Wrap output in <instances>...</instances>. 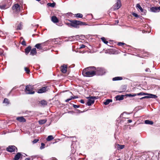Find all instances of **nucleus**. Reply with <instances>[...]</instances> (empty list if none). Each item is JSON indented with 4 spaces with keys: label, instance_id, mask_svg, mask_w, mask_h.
Wrapping results in <instances>:
<instances>
[{
    "label": "nucleus",
    "instance_id": "nucleus-18",
    "mask_svg": "<svg viewBox=\"0 0 160 160\" xmlns=\"http://www.w3.org/2000/svg\"><path fill=\"white\" fill-rule=\"evenodd\" d=\"M31 49V47L29 46L27 47L25 49V52L26 55H28L30 52Z\"/></svg>",
    "mask_w": 160,
    "mask_h": 160
},
{
    "label": "nucleus",
    "instance_id": "nucleus-55",
    "mask_svg": "<svg viewBox=\"0 0 160 160\" xmlns=\"http://www.w3.org/2000/svg\"><path fill=\"white\" fill-rule=\"evenodd\" d=\"M128 121L129 123H131L132 122V120H129Z\"/></svg>",
    "mask_w": 160,
    "mask_h": 160
},
{
    "label": "nucleus",
    "instance_id": "nucleus-43",
    "mask_svg": "<svg viewBox=\"0 0 160 160\" xmlns=\"http://www.w3.org/2000/svg\"><path fill=\"white\" fill-rule=\"evenodd\" d=\"M149 98V96H146L144 97H143L142 98H140L141 100L142 99H143L145 98Z\"/></svg>",
    "mask_w": 160,
    "mask_h": 160
},
{
    "label": "nucleus",
    "instance_id": "nucleus-57",
    "mask_svg": "<svg viewBox=\"0 0 160 160\" xmlns=\"http://www.w3.org/2000/svg\"><path fill=\"white\" fill-rule=\"evenodd\" d=\"M48 42V41H47V42H46L44 43H44V46L45 45V44H46L47 43V42Z\"/></svg>",
    "mask_w": 160,
    "mask_h": 160
},
{
    "label": "nucleus",
    "instance_id": "nucleus-36",
    "mask_svg": "<svg viewBox=\"0 0 160 160\" xmlns=\"http://www.w3.org/2000/svg\"><path fill=\"white\" fill-rule=\"evenodd\" d=\"M3 103L8 104L9 103V102L8 99L7 98H5L3 101Z\"/></svg>",
    "mask_w": 160,
    "mask_h": 160
},
{
    "label": "nucleus",
    "instance_id": "nucleus-29",
    "mask_svg": "<svg viewBox=\"0 0 160 160\" xmlns=\"http://www.w3.org/2000/svg\"><path fill=\"white\" fill-rule=\"evenodd\" d=\"M101 39L102 40V41L104 42V43L106 44H107L108 43V41H106V39L104 37H103L101 38Z\"/></svg>",
    "mask_w": 160,
    "mask_h": 160
},
{
    "label": "nucleus",
    "instance_id": "nucleus-24",
    "mask_svg": "<svg viewBox=\"0 0 160 160\" xmlns=\"http://www.w3.org/2000/svg\"><path fill=\"white\" fill-rule=\"evenodd\" d=\"M112 100L110 99H107L105 102H104V104L105 105H108L109 103L110 102H112Z\"/></svg>",
    "mask_w": 160,
    "mask_h": 160
},
{
    "label": "nucleus",
    "instance_id": "nucleus-39",
    "mask_svg": "<svg viewBox=\"0 0 160 160\" xmlns=\"http://www.w3.org/2000/svg\"><path fill=\"white\" fill-rule=\"evenodd\" d=\"M66 24L67 25L68 27H72V22H70V23H66Z\"/></svg>",
    "mask_w": 160,
    "mask_h": 160
},
{
    "label": "nucleus",
    "instance_id": "nucleus-14",
    "mask_svg": "<svg viewBox=\"0 0 160 160\" xmlns=\"http://www.w3.org/2000/svg\"><path fill=\"white\" fill-rule=\"evenodd\" d=\"M44 46V43H43L37 44L35 47L39 49H42L43 47Z\"/></svg>",
    "mask_w": 160,
    "mask_h": 160
},
{
    "label": "nucleus",
    "instance_id": "nucleus-46",
    "mask_svg": "<svg viewBox=\"0 0 160 160\" xmlns=\"http://www.w3.org/2000/svg\"><path fill=\"white\" fill-rule=\"evenodd\" d=\"M132 15L136 17H138V15L136 13H134L132 14Z\"/></svg>",
    "mask_w": 160,
    "mask_h": 160
},
{
    "label": "nucleus",
    "instance_id": "nucleus-31",
    "mask_svg": "<svg viewBox=\"0 0 160 160\" xmlns=\"http://www.w3.org/2000/svg\"><path fill=\"white\" fill-rule=\"evenodd\" d=\"M76 17L77 18H82V17L83 15L81 13H77L75 15Z\"/></svg>",
    "mask_w": 160,
    "mask_h": 160
},
{
    "label": "nucleus",
    "instance_id": "nucleus-3",
    "mask_svg": "<svg viewBox=\"0 0 160 160\" xmlns=\"http://www.w3.org/2000/svg\"><path fill=\"white\" fill-rule=\"evenodd\" d=\"M33 86L32 85H28L26 86L25 89V92L26 94H32L35 93L33 91Z\"/></svg>",
    "mask_w": 160,
    "mask_h": 160
},
{
    "label": "nucleus",
    "instance_id": "nucleus-54",
    "mask_svg": "<svg viewBox=\"0 0 160 160\" xmlns=\"http://www.w3.org/2000/svg\"><path fill=\"white\" fill-rule=\"evenodd\" d=\"M16 88L15 87H14L13 88H12V89L11 90V91H10V92H12V91L13 90H14V89H16Z\"/></svg>",
    "mask_w": 160,
    "mask_h": 160
},
{
    "label": "nucleus",
    "instance_id": "nucleus-58",
    "mask_svg": "<svg viewBox=\"0 0 160 160\" xmlns=\"http://www.w3.org/2000/svg\"><path fill=\"white\" fill-rule=\"evenodd\" d=\"M48 42V41H47V42H46L44 43H44V46L45 45V44H46L47 43V42Z\"/></svg>",
    "mask_w": 160,
    "mask_h": 160
},
{
    "label": "nucleus",
    "instance_id": "nucleus-16",
    "mask_svg": "<svg viewBox=\"0 0 160 160\" xmlns=\"http://www.w3.org/2000/svg\"><path fill=\"white\" fill-rule=\"evenodd\" d=\"M17 120L21 122H26L25 119L23 117H18Z\"/></svg>",
    "mask_w": 160,
    "mask_h": 160
},
{
    "label": "nucleus",
    "instance_id": "nucleus-35",
    "mask_svg": "<svg viewBox=\"0 0 160 160\" xmlns=\"http://www.w3.org/2000/svg\"><path fill=\"white\" fill-rule=\"evenodd\" d=\"M127 96H128L129 97H133L135 96H137L136 94H128L127 95Z\"/></svg>",
    "mask_w": 160,
    "mask_h": 160
},
{
    "label": "nucleus",
    "instance_id": "nucleus-34",
    "mask_svg": "<svg viewBox=\"0 0 160 160\" xmlns=\"http://www.w3.org/2000/svg\"><path fill=\"white\" fill-rule=\"evenodd\" d=\"M45 145L44 143H42L41 144V146L40 147V149L41 150H42V149H44L45 148Z\"/></svg>",
    "mask_w": 160,
    "mask_h": 160
},
{
    "label": "nucleus",
    "instance_id": "nucleus-63",
    "mask_svg": "<svg viewBox=\"0 0 160 160\" xmlns=\"http://www.w3.org/2000/svg\"><path fill=\"white\" fill-rule=\"evenodd\" d=\"M119 160L118 159V160Z\"/></svg>",
    "mask_w": 160,
    "mask_h": 160
},
{
    "label": "nucleus",
    "instance_id": "nucleus-12",
    "mask_svg": "<svg viewBox=\"0 0 160 160\" xmlns=\"http://www.w3.org/2000/svg\"><path fill=\"white\" fill-rule=\"evenodd\" d=\"M151 11L156 12L160 11V7H152L150 8Z\"/></svg>",
    "mask_w": 160,
    "mask_h": 160
},
{
    "label": "nucleus",
    "instance_id": "nucleus-19",
    "mask_svg": "<svg viewBox=\"0 0 160 160\" xmlns=\"http://www.w3.org/2000/svg\"><path fill=\"white\" fill-rule=\"evenodd\" d=\"M123 95H118L115 97L116 100H121L123 99Z\"/></svg>",
    "mask_w": 160,
    "mask_h": 160
},
{
    "label": "nucleus",
    "instance_id": "nucleus-4",
    "mask_svg": "<svg viewBox=\"0 0 160 160\" xmlns=\"http://www.w3.org/2000/svg\"><path fill=\"white\" fill-rule=\"evenodd\" d=\"M10 2V0H5L0 3V8L1 9H5L8 8L10 4L9 3Z\"/></svg>",
    "mask_w": 160,
    "mask_h": 160
},
{
    "label": "nucleus",
    "instance_id": "nucleus-1",
    "mask_svg": "<svg viewBox=\"0 0 160 160\" xmlns=\"http://www.w3.org/2000/svg\"><path fill=\"white\" fill-rule=\"evenodd\" d=\"M96 68L94 67H90L84 69L82 72V74L85 77H91L95 75Z\"/></svg>",
    "mask_w": 160,
    "mask_h": 160
},
{
    "label": "nucleus",
    "instance_id": "nucleus-50",
    "mask_svg": "<svg viewBox=\"0 0 160 160\" xmlns=\"http://www.w3.org/2000/svg\"><path fill=\"white\" fill-rule=\"evenodd\" d=\"M80 102L82 103H84V100L82 99H81L80 100Z\"/></svg>",
    "mask_w": 160,
    "mask_h": 160
},
{
    "label": "nucleus",
    "instance_id": "nucleus-17",
    "mask_svg": "<svg viewBox=\"0 0 160 160\" xmlns=\"http://www.w3.org/2000/svg\"><path fill=\"white\" fill-rule=\"evenodd\" d=\"M51 20L54 23H57L59 21L58 19L56 16H52L51 18Z\"/></svg>",
    "mask_w": 160,
    "mask_h": 160
},
{
    "label": "nucleus",
    "instance_id": "nucleus-40",
    "mask_svg": "<svg viewBox=\"0 0 160 160\" xmlns=\"http://www.w3.org/2000/svg\"><path fill=\"white\" fill-rule=\"evenodd\" d=\"M39 141L38 139H35L33 141L32 143L33 144L36 143Z\"/></svg>",
    "mask_w": 160,
    "mask_h": 160
},
{
    "label": "nucleus",
    "instance_id": "nucleus-13",
    "mask_svg": "<svg viewBox=\"0 0 160 160\" xmlns=\"http://www.w3.org/2000/svg\"><path fill=\"white\" fill-rule=\"evenodd\" d=\"M23 155L20 152L18 153L15 155L13 160H18L20 158H22Z\"/></svg>",
    "mask_w": 160,
    "mask_h": 160
},
{
    "label": "nucleus",
    "instance_id": "nucleus-42",
    "mask_svg": "<svg viewBox=\"0 0 160 160\" xmlns=\"http://www.w3.org/2000/svg\"><path fill=\"white\" fill-rule=\"evenodd\" d=\"M118 44L119 46H122L123 45H124L125 43L121 42H119L118 43Z\"/></svg>",
    "mask_w": 160,
    "mask_h": 160
},
{
    "label": "nucleus",
    "instance_id": "nucleus-21",
    "mask_svg": "<svg viewBox=\"0 0 160 160\" xmlns=\"http://www.w3.org/2000/svg\"><path fill=\"white\" fill-rule=\"evenodd\" d=\"M145 123L147 124L152 125L153 122L149 120H146L144 121Z\"/></svg>",
    "mask_w": 160,
    "mask_h": 160
},
{
    "label": "nucleus",
    "instance_id": "nucleus-5",
    "mask_svg": "<svg viewBox=\"0 0 160 160\" xmlns=\"http://www.w3.org/2000/svg\"><path fill=\"white\" fill-rule=\"evenodd\" d=\"M86 98L88 99L86 104L89 106L93 104L94 102L95 99H97L96 97L95 96L89 97H87Z\"/></svg>",
    "mask_w": 160,
    "mask_h": 160
},
{
    "label": "nucleus",
    "instance_id": "nucleus-2",
    "mask_svg": "<svg viewBox=\"0 0 160 160\" xmlns=\"http://www.w3.org/2000/svg\"><path fill=\"white\" fill-rule=\"evenodd\" d=\"M70 21L72 22V27L76 28H79V26L87 25L85 22L80 21L71 20Z\"/></svg>",
    "mask_w": 160,
    "mask_h": 160
},
{
    "label": "nucleus",
    "instance_id": "nucleus-59",
    "mask_svg": "<svg viewBox=\"0 0 160 160\" xmlns=\"http://www.w3.org/2000/svg\"><path fill=\"white\" fill-rule=\"evenodd\" d=\"M36 0L37 1H40V0Z\"/></svg>",
    "mask_w": 160,
    "mask_h": 160
},
{
    "label": "nucleus",
    "instance_id": "nucleus-32",
    "mask_svg": "<svg viewBox=\"0 0 160 160\" xmlns=\"http://www.w3.org/2000/svg\"><path fill=\"white\" fill-rule=\"evenodd\" d=\"M118 149H122L123 148H124V145L118 144Z\"/></svg>",
    "mask_w": 160,
    "mask_h": 160
},
{
    "label": "nucleus",
    "instance_id": "nucleus-8",
    "mask_svg": "<svg viewBox=\"0 0 160 160\" xmlns=\"http://www.w3.org/2000/svg\"><path fill=\"white\" fill-rule=\"evenodd\" d=\"M12 9L17 12H19L20 10V6L18 4H16L12 7Z\"/></svg>",
    "mask_w": 160,
    "mask_h": 160
},
{
    "label": "nucleus",
    "instance_id": "nucleus-60",
    "mask_svg": "<svg viewBox=\"0 0 160 160\" xmlns=\"http://www.w3.org/2000/svg\"><path fill=\"white\" fill-rule=\"evenodd\" d=\"M35 26H38V25H35Z\"/></svg>",
    "mask_w": 160,
    "mask_h": 160
},
{
    "label": "nucleus",
    "instance_id": "nucleus-47",
    "mask_svg": "<svg viewBox=\"0 0 160 160\" xmlns=\"http://www.w3.org/2000/svg\"><path fill=\"white\" fill-rule=\"evenodd\" d=\"M47 141H50V135L48 136L47 138Z\"/></svg>",
    "mask_w": 160,
    "mask_h": 160
},
{
    "label": "nucleus",
    "instance_id": "nucleus-33",
    "mask_svg": "<svg viewBox=\"0 0 160 160\" xmlns=\"http://www.w3.org/2000/svg\"><path fill=\"white\" fill-rule=\"evenodd\" d=\"M24 70L27 74H29L30 72V70L27 67H25L24 68Z\"/></svg>",
    "mask_w": 160,
    "mask_h": 160
},
{
    "label": "nucleus",
    "instance_id": "nucleus-49",
    "mask_svg": "<svg viewBox=\"0 0 160 160\" xmlns=\"http://www.w3.org/2000/svg\"><path fill=\"white\" fill-rule=\"evenodd\" d=\"M137 95H142V92H140V93L136 94Z\"/></svg>",
    "mask_w": 160,
    "mask_h": 160
},
{
    "label": "nucleus",
    "instance_id": "nucleus-62",
    "mask_svg": "<svg viewBox=\"0 0 160 160\" xmlns=\"http://www.w3.org/2000/svg\"><path fill=\"white\" fill-rule=\"evenodd\" d=\"M159 4H160V1L159 2Z\"/></svg>",
    "mask_w": 160,
    "mask_h": 160
},
{
    "label": "nucleus",
    "instance_id": "nucleus-48",
    "mask_svg": "<svg viewBox=\"0 0 160 160\" xmlns=\"http://www.w3.org/2000/svg\"><path fill=\"white\" fill-rule=\"evenodd\" d=\"M142 95H148V93H145L144 92H142Z\"/></svg>",
    "mask_w": 160,
    "mask_h": 160
},
{
    "label": "nucleus",
    "instance_id": "nucleus-15",
    "mask_svg": "<svg viewBox=\"0 0 160 160\" xmlns=\"http://www.w3.org/2000/svg\"><path fill=\"white\" fill-rule=\"evenodd\" d=\"M37 53L36 49L35 48H32V49H31L30 54L32 56H34L36 55Z\"/></svg>",
    "mask_w": 160,
    "mask_h": 160
},
{
    "label": "nucleus",
    "instance_id": "nucleus-20",
    "mask_svg": "<svg viewBox=\"0 0 160 160\" xmlns=\"http://www.w3.org/2000/svg\"><path fill=\"white\" fill-rule=\"evenodd\" d=\"M40 103L42 106H44L47 105V102L44 100H42L40 102Z\"/></svg>",
    "mask_w": 160,
    "mask_h": 160
},
{
    "label": "nucleus",
    "instance_id": "nucleus-56",
    "mask_svg": "<svg viewBox=\"0 0 160 160\" xmlns=\"http://www.w3.org/2000/svg\"><path fill=\"white\" fill-rule=\"evenodd\" d=\"M47 5H48V7H50V3H48L47 4Z\"/></svg>",
    "mask_w": 160,
    "mask_h": 160
},
{
    "label": "nucleus",
    "instance_id": "nucleus-10",
    "mask_svg": "<svg viewBox=\"0 0 160 160\" xmlns=\"http://www.w3.org/2000/svg\"><path fill=\"white\" fill-rule=\"evenodd\" d=\"M67 65L65 64H63L61 67L60 69L61 71L62 72L65 73L67 71Z\"/></svg>",
    "mask_w": 160,
    "mask_h": 160
},
{
    "label": "nucleus",
    "instance_id": "nucleus-9",
    "mask_svg": "<svg viewBox=\"0 0 160 160\" xmlns=\"http://www.w3.org/2000/svg\"><path fill=\"white\" fill-rule=\"evenodd\" d=\"M16 148L14 146H10L7 148V150L9 152H12L15 151Z\"/></svg>",
    "mask_w": 160,
    "mask_h": 160
},
{
    "label": "nucleus",
    "instance_id": "nucleus-38",
    "mask_svg": "<svg viewBox=\"0 0 160 160\" xmlns=\"http://www.w3.org/2000/svg\"><path fill=\"white\" fill-rule=\"evenodd\" d=\"M56 5V3L54 2H53L52 3H51V7L54 8L55 7Z\"/></svg>",
    "mask_w": 160,
    "mask_h": 160
},
{
    "label": "nucleus",
    "instance_id": "nucleus-61",
    "mask_svg": "<svg viewBox=\"0 0 160 160\" xmlns=\"http://www.w3.org/2000/svg\"><path fill=\"white\" fill-rule=\"evenodd\" d=\"M21 38V39H23V38H22H22Z\"/></svg>",
    "mask_w": 160,
    "mask_h": 160
},
{
    "label": "nucleus",
    "instance_id": "nucleus-30",
    "mask_svg": "<svg viewBox=\"0 0 160 160\" xmlns=\"http://www.w3.org/2000/svg\"><path fill=\"white\" fill-rule=\"evenodd\" d=\"M53 138H54L53 136L51 135V141L52 140ZM54 141H55V142H54L53 141H51V144H54L55 143H56L57 142L56 140H54Z\"/></svg>",
    "mask_w": 160,
    "mask_h": 160
},
{
    "label": "nucleus",
    "instance_id": "nucleus-7",
    "mask_svg": "<svg viewBox=\"0 0 160 160\" xmlns=\"http://www.w3.org/2000/svg\"><path fill=\"white\" fill-rule=\"evenodd\" d=\"M121 6L120 0H117V2L113 6V8L115 10H117Z\"/></svg>",
    "mask_w": 160,
    "mask_h": 160
},
{
    "label": "nucleus",
    "instance_id": "nucleus-6",
    "mask_svg": "<svg viewBox=\"0 0 160 160\" xmlns=\"http://www.w3.org/2000/svg\"><path fill=\"white\" fill-rule=\"evenodd\" d=\"M95 75L97 74L98 75H102L104 74L105 72V70L102 68H96Z\"/></svg>",
    "mask_w": 160,
    "mask_h": 160
},
{
    "label": "nucleus",
    "instance_id": "nucleus-26",
    "mask_svg": "<svg viewBox=\"0 0 160 160\" xmlns=\"http://www.w3.org/2000/svg\"><path fill=\"white\" fill-rule=\"evenodd\" d=\"M122 79V78L120 77H117L114 78H112L113 81H117L119 80H121Z\"/></svg>",
    "mask_w": 160,
    "mask_h": 160
},
{
    "label": "nucleus",
    "instance_id": "nucleus-44",
    "mask_svg": "<svg viewBox=\"0 0 160 160\" xmlns=\"http://www.w3.org/2000/svg\"><path fill=\"white\" fill-rule=\"evenodd\" d=\"M80 48H84L86 46L83 44L81 45H80Z\"/></svg>",
    "mask_w": 160,
    "mask_h": 160
},
{
    "label": "nucleus",
    "instance_id": "nucleus-51",
    "mask_svg": "<svg viewBox=\"0 0 160 160\" xmlns=\"http://www.w3.org/2000/svg\"><path fill=\"white\" fill-rule=\"evenodd\" d=\"M146 72H149L150 71V69L149 68H147L145 70Z\"/></svg>",
    "mask_w": 160,
    "mask_h": 160
},
{
    "label": "nucleus",
    "instance_id": "nucleus-28",
    "mask_svg": "<svg viewBox=\"0 0 160 160\" xmlns=\"http://www.w3.org/2000/svg\"><path fill=\"white\" fill-rule=\"evenodd\" d=\"M22 28V25L21 23H20L18 24L17 26V29L18 30H21Z\"/></svg>",
    "mask_w": 160,
    "mask_h": 160
},
{
    "label": "nucleus",
    "instance_id": "nucleus-53",
    "mask_svg": "<svg viewBox=\"0 0 160 160\" xmlns=\"http://www.w3.org/2000/svg\"><path fill=\"white\" fill-rule=\"evenodd\" d=\"M51 160H57L55 158H52V159Z\"/></svg>",
    "mask_w": 160,
    "mask_h": 160
},
{
    "label": "nucleus",
    "instance_id": "nucleus-22",
    "mask_svg": "<svg viewBox=\"0 0 160 160\" xmlns=\"http://www.w3.org/2000/svg\"><path fill=\"white\" fill-rule=\"evenodd\" d=\"M78 98V97L76 96H75L74 97H70V98L66 100L65 102H68V101H69L71 100H72V99H74L77 98Z\"/></svg>",
    "mask_w": 160,
    "mask_h": 160
},
{
    "label": "nucleus",
    "instance_id": "nucleus-45",
    "mask_svg": "<svg viewBox=\"0 0 160 160\" xmlns=\"http://www.w3.org/2000/svg\"><path fill=\"white\" fill-rule=\"evenodd\" d=\"M73 107L75 108H78L79 107V106L76 105H73Z\"/></svg>",
    "mask_w": 160,
    "mask_h": 160
},
{
    "label": "nucleus",
    "instance_id": "nucleus-41",
    "mask_svg": "<svg viewBox=\"0 0 160 160\" xmlns=\"http://www.w3.org/2000/svg\"><path fill=\"white\" fill-rule=\"evenodd\" d=\"M39 122L40 124H43L45 122V121L44 120H41L39 121Z\"/></svg>",
    "mask_w": 160,
    "mask_h": 160
},
{
    "label": "nucleus",
    "instance_id": "nucleus-52",
    "mask_svg": "<svg viewBox=\"0 0 160 160\" xmlns=\"http://www.w3.org/2000/svg\"><path fill=\"white\" fill-rule=\"evenodd\" d=\"M30 160V158H26L24 160Z\"/></svg>",
    "mask_w": 160,
    "mask_h": 160
},
{
    "label": "nucleus",
    "instance_id": "nucleus-25",
    "mask_svg": "<svg viewBox=\"0 0 160 160\" xmlns=\"http://www.w3.org/2000/svg\"><path fill=\"white\" fill-rule=\"evenodd\" d=\"M136 7L137 8L140 10L141 12H143V9L142 8L139 4L138 3L137 4Z\"/></svg>",
    "mask_w": 160,
    "mask_h": 160
},
{
    "label": "nucleus",
    "instance_id": "nucleus-27",
    "mask_svg": "<svg viewBox=\"0 0 160 160\" xmlns=\"http://www.w3.org/2000/svg\"><path fill=\"white\" fill-rule=\"evenodd\" d=\"M76 38V37L74 36H72L69 37L68 38V40L69 41H72Z\"/></svg>",
    "mask_w": 160,
    "mask_h": 160
},
{
    "label": "nucleus",
    "instance_id": "nucleus-11",
    "mask_svg": "<svg viewBox=\"0 0 160 160\" xmlns=\"http://www.w3.org/2000/svg\"><path fill=\"white\" fill-rule=\"evenodd\" d=\"M47 88L48 87L47 86L38 89L37 91L38 93H41L45 92L47 90Z\"/></svg>",
    "mask_w": 160,
    "mask_h": 160
},
{
    "label": "nucleus",
    "instance_id": "nucleus-37",
    "mask_svg": "<svg viewBox=\"0 0 160 160\" xmlns=\"http://www.w3.org/2000/svg\"><path fill=\"white\" fill-rule=\"evenodd\" d=\"M21 44L23 46L26 45V42L24 39L21 42Z\"/></svg>",
    "mask_w": 160,
    "mask_h": 160
},
{
    "label": "nucleus",
    "instance_id": "nucleus-23",
    "mask_svg": "<svg viewBox=\"0 0 160 160\" xmlns=\"http://www.w3.org/2000/svg\"><path fill=\"white\" fill-rule=\"evenodd\" d=\"M148 96H149V98H156L158 97L156 95L152 94L149 93Z\"/></svg>",
    "mask_w": 160,
    "mask_h": 160
}]
</instances>
